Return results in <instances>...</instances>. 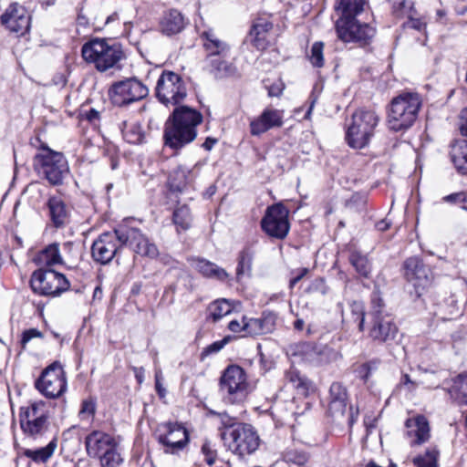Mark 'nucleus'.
<instances>
[{"mask_svg": "<svg viewBox=\"0 0 467 467\" xmlns=\"http://www.w3.org/2000/svg\"><path fill=\"white\" fill-rule=\"evenodd\" d=\"M123 246L130 247L136 254L149 258L159 255L156 244L149 240L142 232L135 227L119 225L112 232H105L99 235L91 246V256L100 265L109 264Z\"/></svg>", "mask_w": 467, "mask_h": 467, "instance_id": "nucleus-1", "label": "nucleus"}, {"mask_svg": "<svg viewBox=\"0 0 467 467\" xmlns=\"http://www.w3.org/2000/svg\"><path fill=\"white\" fill-rule=\"evenodd\" d=\"M202 121V116L199 111L186 106L176 108L165 123L164 145L178 151L194 140L197 136L196 127Z\"/></svg>", "mask_w": 467, "mask_h": 467, "instance_id": "nucleus-2", "label": "nucleus"}, {"mask_svg": "<svg viewBox=\"0 0 467 467\" xmlns=\"http://www.w3.org/2000/svg\"><path fill=\"white\" fill-rule=\"evenodd\" d=\"M88 458L99 462V467H120L124 459L115 437L99 430H93L84 441Z\"/></svg>", "mask_w": 467, "mask_h": 467, "instance_id": "nucleus-3", "label": "nucleus"}, {"mask_svg": "<svg viewBox=\"0 0 467 467\" xmlns=\"http://www.w3.org/2000/svg\"><path fill=\"white\" fill-rule=\"evenodd\" d=\"M368 337L378 343L390 344L398 336L399 328L393 317L387 312L379 291L370 296Z\"/></svg>", "mask_w": 467, "mask_h": 467, "instance_id": "nucleus-4", "label": "nucleus"}, {"mask_svg": "<svg viewBox=\"0 0 467 467\" xmlns=\"http://www.w3.org/2000/svg\"><path fill=\"white\" fill-rule=\"evenodd\" d=\"M421 107L418 93L403 92L392 99L388 111L389 128L393 131H405L417 119Z\"/></svg>", "mask_w": 467, "mask_h": 467, "instance_id": "nucleus-5", "label": "nucleus"}, {"mask_svg": "<svg viewBox=\"0 0 467 467\" xmlns=\"http://www.w3.org/2000/svg\"><path fill=\"white\" fill-rule=\"evenodd\" d=\"M83 59L93 64L99 72H106L118 66L125 58L124 52L119 44L109 45L106 39L93 38L86 42L81 48Z\"/></svg>", "mask_w": 467, "mask_h": 467, "instance_id": "nucleus-6", "label": "nucleus"}, {"mask_svg": "<svg viewBox=\"0 0 467 467\" xmlns=\"http://www.w3.org/2000/svg\"><path fill=\"white\" fill-rule=\"evenodd\" d=\"M379 120V116L371 109L356 110L352 114L346 131V140L348 146L358 150L367 147L374 136Z\"/></svg>", "mask_w": 467, "mask_h": 467, "instance_id": "nucleus-7", "label": "nucleus"}, {"mask_svg": "<svg viewBox=\"0 0 467 467\" xmlns=\"http://www.w3.org/2000/svg\"><path fill=\"white\" fill-rule=\"evenodd\" d=\"M219 392L227 404L243 402L249 393V383L244 369L238 365H229L219 379Z\"/></svg>", "mask_w": 467, "mask_h": 467, "instance_id": "nucleus-8", "label": "nucleus"}, {"mask_svg": "<svg viewBox=\"0 0 467 467\" xmlns=\"http://www.w3.org/2000/svg\"><path fill=\"white\" fill-rule=\"evenodd\" d=\"M50 412L46 402L35 401L21 407L19 423L24 434L33 441L42 439L49 430Z\"/></svg>", "mask_w": 467, "mask_h": 467, "instance_id": "nucleus-9", "label": "nucleus"}, {"mask_svg": "<svg viewBox=\"0 0 467 467\" xmlns=\"http://www.w3.org/2000/svg\"><path fill=\"white\" fill-rule=\"evenodd\" d=\"M286 355L293 364L321 366L332 360L336 353L327 346L301 341L290 344L287 347Z\"/></svg>", "mask_w": 467, "mask_h": 467, "instance_id": "nucleus-10", "label": "nucleus"}, {"mask_svg": "<svg viewBox=\"0 0 467 467\" xmlns=\"http://www.w3.org/2000/svg\"><path fill=\"white\" fill-rule=\"evenodd\" d=\"M223 440L229 449L239 456L251 454L259 445V437L252 425L239 423L234 429L224 430L222 432Z\"/></svg>", "mask_w": 467, "mask_h": 467, "instance_id": "nucleus-11", "label": "nucleus"}, {"mask_svg": "<svg viewBox=\"0 0 467 467\" xmlns=\"http://www.w3.org/2000/svg\"><path fill=\"white\" fill-rule=\"evenodd\" d=\"M66 276L52 269L39 268L33 272L30 278L32 291L44 296H57L69 288Z\"/></svg>", "mask_w": 467, "mask_h": 467, "instance_id": "nucleus-12", "label": "nucleus"}, {"mask_svg": "<svg viewBox=\"0 0 467 467\" xmlns=\"http://www.w3.org/2000/svg\"><path fill=\"white\" fill-rule=\"evenodd\" d=\"M156 97L162 104L177 105L187 95V89L183 79L180 75L172 71L163 70L156 85Z\"/></svg>", "mask_w": 467, "mask_h": 467, "instance_id": "nucleus-13", "label": "nucleus"}, {"mask_svg": "<svg viewBox=\"0 0 467 467\" xmlns=\"http://www.w3.org/2000/svg\"><path fill=\"white\" fill-rule=\"evenodd\" d=\"M36 161L39 166V172H42L52 185L62 184L69 172L67 161L61 152L47 149L36 156Z\"/></svg>", "mask_w": 467, "mask_h": 467, "instance_id": "nucleus-14", "label": "nucleus"}, {"mask_svg": "<svg viewBox=\"0 0 467 467\" xmlns=\"http://www.w3.org/2000/svg\"><path fill=\"white\" fill-rule=\"evenodd\" d=\"M36 389L47 399H57L67 390V379L61 365L54 362L47 367L35 382Z\"/></svg>", "mask_w": 467, "mask_h": 467, "instance_id": "nucleus-15", "label": "nucleus"}, {"mask_svg": "<svg viewBox=\"0 0 467 467\" xmlns=\"http://www.w3.org/2000/svg\"><path fill=\"white\" fill-rule=\"evenodd\" d=\"M288 215V209L281 202L267 207L261 220L262 230L272 238L285 239L290 230Z\"/></svg>", "mask_w": 467, "mask_h": 467, "instance_id": "nucleus-16", "label": "nucleus"}, {"mask_svg": "<svg viewBox=\"0 0 467 467\" xmlns=\"http://www.w3.org/2000/svg\"><path fill=\"white\" fill-rule=\"evenodd\" d=\"M113 105L122 107L148 96V88L138 78H130L114 83L109 90Z\"/></svg>", "mask_w": 467, "mask_h": 467, "instance_id": "nucleus-17", "label": "nucleus"}, {"mask_svg": "<svg viewBox=\"0 0 467 467\" xmlns=\"http://www.w3.org/2000/svg\"><path fill=\"white\" fill-rule=\"evenodd\" d=\"M403 271L406 280L413 285L418 296L432 283L431 268L418 256L407 258L403 263Z\"/></svg>", "mask_w": 467, "mask_h": 467, "instance_id": "nucleus-18", "label": "nucleus"}, {"mask_svg": "<svg viewBox=\"0 0 467 467\" xmlns=\"http://www.w3.org/2000/svg\"><path fill=\"white\" fill-rule=\"evenodd\" d=\"M161 428L157 440L163 447V451L168 454H177L189 443V432L184 426L178 422H166Z\"/></svg>", "mask_w": 467, "mask_h": 467, "instance_id": "nucleus-19", "label": "nucleus"}, {"mask_svg": "<svg viewBox=\"0 0 467 467\" xmlns=\"http://www.w3.org/2000/svg\"><path fill=\"white\" fill-rule=\"evenodd\" d=\"M336 29L337 36L344 42H358L368 44L375 36V29L368 23H360L358 19L353 21H337Z\"/></svg>", "mask_w": 467, "mask_h": 467, "instance_id": "nucleus-20", "label": "nucleus"}, {"mask_svg": "<svg viewBox=\"0 0 467 467\" xmlns=\"http://www.w3.org/2000/svg\"><path fill=\"white\" fill-rule=\"evenodd\" d=\"M194 174L187 167L179 166L174 169L168 179L167 199L179 203V195L189 193L193 189Z\"/></svg>", "mask_w": 467, "mask_h": 467, "instance_id": "nucleus-21", "label": "nucleus"}, {"mask_svg": "<svg viewBox=\"0 0 467 467\" xmlns=\"http://www.w3.org/2000/svg\"><path fill=\"white\" fill-rule=\"evenodd\" d=\"M1 23L10 32L23 36L30 28V16L18 4H12L0 17Z\"/></svg>", "mask_w": 467, "mask_h": 467, "instance_id": "nucleus-22", "label": "nucleus"}, {"mask_svg": "<svg viewBox=\"0 0 467 467\" xmlns=\"http://www.w3.org/2000/svg\"><path fill=\"white\" fill-rule=\"evenodd\" d=\"M283 125V114L275 109H265L250 122V132L253 136H259L271 129Z\"/></svg>", "mask_w": 467, "mask_h": 467, "instance_id": "nucleus-23", "label": "nucleus"}, {"mask_svg": "<svg viewBox=\"0 0 467 467\" xmlns=\"http://www.w3.org/2000/svg\"><path fill=\"white\" fill-rule=\"evenodd\" d=\"M189 24V19L175 8L164 12L159 22L160 32L167 36H172L183 31Z\"/></svg>", "mask_w": 467, "mask_h": 467, "instance_id": "nucleus-24", "label": "nucleus"}, {"mask_svg": "<svg viewBox=\"0 0 467 467\" xmlns=\"http://www.w3.org/2000/svg\"><path fill=\"white\" fill-rule=\"evenodd\" d=\"M277 315L272 311H264L259 317L244 321L246 333L256 337L272 333L275 329Z\"/></svg>", "mask_w": 467, "mask_h": 467, "instance_id": "nucleus-25", "label": "nucleus"}, {"mask_svg": "<svg viewBox=\"0 0 467 467\" xmlns=\"http://www.w3.org/2000/svg\"><path fill=\"white\" fill-rule=\"evenodd\" d=\"M49 219L56 228H62L69 223L70 208L59 196H51L47 202Z\"/></svg>", "mask_w": 467, "mask_h": 467, "instance_id": "nucleus-26", "label": "nucleus"}, {"mask_svg": "<svg viewBox=\"0 0 467 467\" xmlns=\"http://www.w3.org/2000/svg\"><path fill=\"white\" fill-rule=\"evenodd\" d=\"M407 435L413 437L411 445H420L426 442L430 438V427L427 419L423 415L409 418L405 421Z\"/></svg>", "mask_w": 467, "mask_h": 467, "instance_id": "nucleus-27", "label": "nucleus"}, {"mask_svg": "<svg viewBox=\"0 0 467 467\" xmlns=\"http://www.w3.org/2000/svg\"><path fill=\"white\" fill-rule=\"evenodd\" d=\"M202 47L207 53V57L213 56L227 57L230 46L223 41L218 34L212 28L202 31L200 35Z\"/></svg>", "mask_w": 467, "mask_h": 467, "instance_id": "nucleus-28", "label": "nucleus"}, {"mask_svg": "<svg viewBox=\"0 0 467 467\" xmlns=\"http://www.w3.org/2000/svg\"><path fill=\"white\" fill-rule=\"evenodd\" d=\"M273 28V23L266 18H257L250 31L249 41L257 50H264L269 45L268 34Z\"/></svg>", "mask_w": 467, "mask_h": 467, "instance_id": "nucleus-29", "label": "nucleus"}, {"mask_svg": "<svg viewBox=\"0 0 467 467\" xmlns=\"http://www.w3.org/2000/svg\"><path fill=\"white\" fill-rule=\"evenodd\" d=\"M329 394V412L332 415H343L346 411L348 400V393L346 388L339 382H334L330 386Z\"/></svg>", "mask_w": 467, "mask_h": 467, "instance_id": "nucleus-30", "label": "nucleus"}, {"mask_svg": "<svg viewBox=\"0 0 467 467\" xmlns=\"http://www.w3.org/2000/svg\"><path fill=\"white\" fill-rule=\"evenodd\" d=\"M192 266L202 274L204 277L213 278L218 281H225L229 275L223 269L219 267L214 263H212L203 258L191 259Z\"/></svg>", "mask_w": 467, "mask_h": 467, "instance_id": "nucleus-31", "label": "nucleus"}, {"mask_svg": "<svg viewBox=\"0 0 467 467\" xmlns=\"http://www.w3.org/2000/svg\"><path fill=\"white\" fill-rule=\"evenodd\" d=\"M223 56H213L206 57V63L211 74L216 78H223L235 76L236 67L224 59Z\"/></svg>", "mask_w": 467, "mask_h": 467, "instance_id": "nucleus-32", "label": "nucleus"}, {"mask_svg": "<svg viewBox=\"0 0 467 467\" xmlns=\"http://www.w3.org/2000/svg\"><path fill=\"white\" fill-rule=\"evenodd\" d=\"M364 0H339L336 5V11L340 15L337 21L350 22L364 10Z\"/></svg>", "mask_w": 467, "mask_h": 467, "instance_id": "nucleus-33", "label": "nucleus"}, {"mask_svg": "<svg viewBox=\"0 0 467 467\" xmlns=\"http://www.w3.org/2000/svg\"><path fill=\"white\" fill-rule=\"evenodd\" d=\"M57 447V438H53L47 445L37 449H22V456L26 457L31 462L36 464H43L47 462Z\"/></svg>", "mask_w": 467, "mask_h": 467, "instance_id": "nucleus-34", "label": "nucleus"}, {"mask_svg": "<svg viewBox=\"0 0 467 467\" xmlns=\"http://www.w3.org/2000/svg\"><path fill=\"white\" fill-rule=\"evenodd\" d=\"M451 160L461 174H467V140H457L451 146Z\"/></svg>", "mask_w": 467, "mask_h": 467, "instance_id": "nucleus-35", "label": "nucleus"}, {"mask_svg": "<svg viewBox=\"0 0 467 467\" xmlns=\"http://www.w3.org/2000/svg\"><path fill=\"white\" fill-rule=\"evenodd\" d=\"M193 217L188 205L176 207L172 213V223L178 233L187 231L192 227Z\"/></svg>", "mask_w": 467, "mask_h": 467, "instance_id": "nucleus-36", "label": "nucleus"}, {"mask_svg": "<svg viewBox=\"0 0 467 467\" xmlns=\"http://www.w3.org/2000/svg\"><path fill=\"white\" fill-rule=\"evenodd\" d=\"M123 139L130 144H139L143 140V132L139 123L122 121L119 125Z\"/></svg>", "mask_w": 467, "mask_h": 467, "instance_id": "nucleus-37", "label": "nucleus"}, {"mask_svg": "<svg viewBox=\"0 0 467 467\" xmlns=\"http://www.w3.org/2000/svg\"><path fill=\"white\" fill-rule=\"evenodd\" d=\"M349 263L357 273L364 277H368L371 273V264L367 255L358 251H352L349 255Z\"/></svg>", "mask_w": 467, "mask_h": 467, "instance_id": "nucleus-38", "label": "nucleus"}, {"mask_svg": "<svg viewBox=\"0 0 467 467\" xmlns=\"http://www.w3.org/2000/svg\"><path fill=\"white\" fill-rule=\"evenodd\" d=\"M285 379L296 388L299 393L306 395L310 387V380L301 373L291 368L285 374Z\"/></svg>", "mask_w": 467, "mask_h": 467, "instance_id": "nucleus-39", "label": "nucleus"}, {"mask_svg": "<svg viewBox=\"0 0 467 467\" xmlns=\"http://www.w3.org/2000/svg\"><path fill=\"white\" fill-rule=\"evenodd\" d=\"M208 312L209 317L212 318L213 322H217L232 312V306L226 299H218L210 304Z\"/></svg>", "mask_w": 467, "mask_h": 467, "instance_id": "nucleus-40", "label": "nucleus"}, {"mask_svg": "<svg viewBox=\"0 0 467 467\" xmlns=\"http://www.w3.org/2000/svg\"><path fill=\"white\" fill-rule=\"evenodd\" d=\"M41 263L47 266H52L62 263V257L59 252V245L57 243L47 245L39 254Z\"/></svg>", "mask_w": 467, "mask_h": 467, "instance_id": "nucleus-41", "label": "nucleus"}, {"mask_svg": "<svg viewBox=\"0 0 467 467\" xmlns=\"http://www.w3.org/2000/svg\"><path fill=\"white\" fill-rule=\"evenodd\" d=\"M439 451L436 447H430L423 454L413 459L416 467H438Z\"/></svg>", "mask_w": 467, "mask_h": 467, "instance_id": "nucleus-42", "label": "nucleus"}, {"mask_svg": "<svg viewBox=\"0 0 467 467\" xmlns=\"http://www.w3.org/2000/svg\"><path fill=\"white\" fill-rule=\"evenodd\" d=\"M392 7V12L397 17L410 16L416 13L412 0H389Z\"/></svg>", "mask_w": 467, "mask_h": 467, "instance_id": "nucleus-43", "label": "nucleus"}, {"mask_svg": "<svg viewBox=\"0 0 467 467\" xmlns=\"http://www.w3.org/2000/svg\"><path fill=\"white\" fill-rule=\"evenodd\" d=\"M379 363V359L374 358L358 365L354 370L356 376L367 383L370 376L378 369Z\"/></svg>", "mask_w": 467, "mask_h": 467, "instance_id": "nucleus-44", "label": "nucleus"}, {"mask_svg": "<svg viewBox=\"0 0 467 467\" xmlns=\"http://www.w3.org/2000/svg\"><path fill=\"white\" fill-rule=\"evenodd\" d=\"M324 43L321 41L315 42L310 49L308 59L315 67H322L324 66Z\"/></svg>", "mask_w": 467, "mask_h": 467, "instance_id": "nucleus-45", "label": "nucleus"}, {"mask_svg": "<svg viewBox=\"0 0 467 467\" xmlns=\"http://www.w3.org/2000/svg\"><path fill=\"white\" fill-rule=\"evenodd\" d=\"M253 254L248 249H244L238 258V265L236 268V276L239 279L245 272L251 270Z\"/></svg>", "mask_w": 467, "mask_h": 467, "instance_id": "nucleus-46", "label": "nucleus"}, {"mask_svg": "<svg viewBox=\"0 0 467 467\" xmlns=\"http://www.w3.org/2000/svg\"><path fill=\"white\" fill-rule=\"evenodd\" d=\"M350 310L353 316V318L356 322H358V327L359 331L364 330L365 326V309L364 304L361 301H353L350 304Z\"/></svg>", "mask_w": 467, "mask_h": 467, "instance_id": "nucleus-47", "label": "nucleus"}, {"mask_svg": "<svg viewBox=\"0 0 467 467\" xmlns=\"http://www.w3.org/2000/svg\"><path fill=\"white\" fill-rule=\"evenodd\" d=\"M454 388L458 401L467 405V375H459L454 381Z\"/></svg>", "mask_w": 467, "mask_h": 467, "instance_id": "nucleus-48", "label": "nucleus"}, {"mask_svg": "<svg viewBox=\"0 0 467 467\" xmlns=\"http://www.w3.org/2000/svg\"><path fill=\"white\" fill-rule=\"evenodd\" d=\"M285 461L296 464L298 466H304L308 462V454L302 451L291 450L285 455Z\"/></svg>", "mask_w": 467, "mask_h": 467, "instance_id": "nucleus-49", "label": "nucleus"}, {"mask_svg": "<svg viewBox=\"0 0 467 467\" xmlns=\"http://www.w3.org/2000/svg\"><path fill=\"white\" fill-rule=\"evenodd\" d=\"M417 12L408 16V20L403 23V28H411L419 32L425 31L427 23L422 17H417Z\"/></svg>", "mask_w": 467, "mask_h": 467, "instance_id": "nucleus-50", "label": "nucleus"}, {"mask_svg": "<svg viewBox=\"0 0 467 467\" xmlns=\"http://www.w3.org/2000/svg\"><path fill=\"white\" fill-rule=\"evenodd\" d=\"M96 413V402L93 399L85 400L81 403L78 416L81 420H87L93 417Z\"/></svg>", "mask_w": 467, "mask_h": 467, "instance_id": "nucleus-51", "label": "nucleus"}, {"mask_svg": "<svg viewBox=\"0 0 467 467\" xmlns=\"http://www.w3.org/2000/svg\"><path fill=\"white\" fill-rule=\"evenodd\" d=\"M202 452L204 455V461L209 466H213L217 458L216 450L209 441H205L202 446Z\"/></svg>", "mask_w": 467, "mask_h": 467, "instance_id": "nucleus-52", "label": "nucleus"}, {"mask_svg": "<svg viewBox=\"0 0 467 467\" xmlns=\"http://www.w3.org/2000/svg\"><path fill=\"white\" fill-rule=\"evenodd\" d=\"M230 341V337H224L222 340L215 341L211 345L207 346L202 352V358L211 354H214L219 352L228 342Z\"/></svg>", "mask_w": 467, "mask_h": 467, "instance_id": "nucleus-53", "label": "nucleus"}, {"mask_svg": "<svg viewBox=\"0 0 467 467\" xmlns=\"http://www.w3.org/2000/svg\"><path fill=\"white\" fill-rule=\"evenodd\" d=\"M442 201L448 203L461 204L467 202V194L464 192H454L446 195L442 198Z\"/></svg>", "mask_w": 467, "mask_h": 467, "instance_id": "nucleus-54", "label": "nucleus"}, {"mask_svg": "<svg viewBox=\"0 0 467 467\" xmlns=\"http://www.w3.org/2000/svg\"><path fill=\"white\" fill-rule=\"evenodd\" d=\"M163 375L161 369L155 371V389L161 398L165 397L166 389L162 385Z\"/></svg>", "mask_w": 467, "mask_h": 467, "instance_id": "nucleus-55", "label": "nucleus"}, {"mask_svg": "<svg viewBox=\"0 0 467 467\" xmlns=\"http://www.w3.org/2000/svg\"><path fill=\"white\" fill-rule=\"evenodd\" d=\"M42 333L36 328L25 330L22 334L21 344L25 347L32 338L41 337Z\"/></svg>", "mask_w": 467, "mask_h": 467, "instance_id": "nucleus-56", "label": "nucleus"}, {"mask_svg": "<svg viewBox=\"0 0 467 467\" xmlns=\"http://www.w3.org/2000/svg\"><path fill=\"white\" fill-rule=\"evenodd\" d=\"M218 417L225 430L234 429V427L238 424L236 419L229 416L226 412L218 413Z\"/></svg>", "mask_w": 467, "mask_h": 467, "instance_id": "nucleus-57", "label": "nucleus"}, {"mask_svg": "<svg viewBox=\"0 0 467 467\" xmlns=\"http://www.w3.org/2000/svg\"><path fill=\"white\" fill-rule=\"evenodd\" d=\"M248 318L244 317L242 319V322L238 320H232L228 324V328L234 333H239L241 331L246 332V328L244 327V321H246Z\"/></svg>", "mask_w": 467, "mask_h": 467, "instance_id": "nucleus-58", "label": "nucleus"}, {"mask_svg": "<svg viewBox=\"0 0 467 467\" xmlns=\"http://www.w3.org/2000/svg\"><path fill=\"white\" fill-rule=\"evenodd\" d=\"M308 273V268H300L298 269L296 275H294L289 281V287L293 288L306 274Z\"/></svg>", "mask_w": 467, "mask_h": 467, "instance_id": "nucleus-59", "label": "nucleus"}, {"mask_svg": "<svg viewBox=\"0 0 467 467\" xmlns=\"http://www.w3.org/2000/svg\"><path fill=\"white\" fill-rule=\"evenodd\" d=\"M460 130L462 135L467 137V108L463 109L460 114Z\"/></svg>", "mask_w": 467, "mask_h": 467, "instance_id": "nucleus-60", "label": "nucleus"}, {"mask_svg": "<svg viewBox=\"0 0 467 467\" xmlns=\"http://www.w3.org/2000/svg\"><path fill=\"white\" fill-rule=\"evenodd\" d=\"M99 111L95 109H90L84 113V116L90 123H96L99 119Z\"/></svg>", "mask_w": 467, "mask_h": 467, "instance_id": "nucleus-61", "label": "nucleus"}, {"mask_svg": "<svg viewBox=\"0 0 467 467\" xmlns=\"http://www.w3.org/2000/svg\"><path fill=\"white\" fill-rule=\"evenodd\" d=\"M283 86L282 84H273L268 88V95L270 97H278L282 94Z\"/></svg>", "mask_w": 467, "mask_h": 467, "instance_id": "nucleus-62", "label": "nucleus"}, {"mask_svg": "<svg viewBox=\"0 0 467 467\" xmlns=\"http://www.w3.org/2000/svg\"><path fill=\"white\" fill-rule=\"evenodd\" d=\"M400 385L409 386V389H412L415 388V384L411 381L410 376L408 374H404L400 379Z\"/></svg>", "mask_w": 467, "mask_h": 467, "instance_id": "nucleus-63", "label": "nucleus"}, {"mask_svg": "<svg viewBox=\"0 0 467 467\" xmlns=\"http://www.w3.org/2000/svg\"><path fill=\"white\" fill-rule=\"evenodd\" d=\"M376 227L380 232H385L390 227V222L384 219L376 223Z\"/></svg>", "mask_w": 467, "mask_h": 467, "instance_id": "nucleus-64", "label": "nucleus"}]
</instances>
